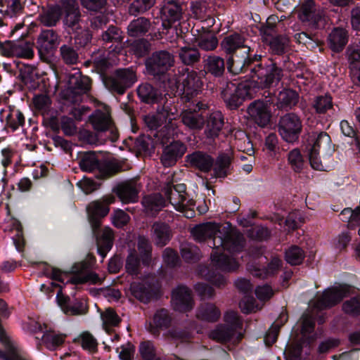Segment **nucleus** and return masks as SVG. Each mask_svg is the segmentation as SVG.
<instances>
[{
	"label": "nucleus",
	"instance_id": "1",
	"mask_svg": "<svg viewBox=\"0 0 360 360\" xmlns=\"http://www.w3.org/2000/svg\"><path fill=\"white\" fill-rule=\"evenodd\" d=\"M191 232L198 242L209 239L208 245L213 249L210 266L200 265L198 274L217 288L224 286L226 278L217 271L231 272L238 268L239 264L233 257L244 248L243 236L229 223L221 226L207 222L195 226Z\"/></svg>",
	"mask_w": 360,
	"mask_h": 360
},
{
	"label": "nucleus",
	"instance_id": "2",
	"mask_svg": "<svg viewBox=\"0 0 360 360\" xmlns=\"http://www.w3.org/2000/svg\"><path fill=\"white\" fill-rule=\"evenodd\" d=\"M250 71L252 73L251 81L237 86L230 82L222 91L223 99L229 108L236 109L244 100L252 98L257 89L267 88L278 84L283 76L282 70L271 62L266 67L258 65L250 68Z\"/></svg>",
	"mask_w": 360,
	"mask_h": 360
},
{
	"label": "nucleus",
	"instance_id": "3",
	"mask_svg": "<svg viewBox=\"0 0 360 360\" xmlns=\"http://www.w3.org/2000/svg\"><path fill=\"white\" fill-rule=\"evenodd\" d=\"M221 47L227 54H233L238 51L241 52V56L236 53L227 60L229 70L236 75L250 70V63L261 58V56H252L251 48L245 44V39L238 33L225 37L221 42Z\"/></svg>",
	"mask_w": 360,
	"mask_h": 360
},
{
	"label": "nucleus",
	"instance_id": "4",
	"mask_svg": "<svg viewBox=\"0 0 360 360\" xmlns=\"http://www.w3.org/2000/svg\"><path fill=\"white\" fill-rule=\"evenodd\" d=\"M224 321L225 324L217 326L210 333V338L221 343H238L243 334L241 328L242 321L238 313L233 311H227L224 315Z\"/></svg>",
	"mask_w": 360,
	"mask_h": 360
},
{
	"label": "nucleus",
	"instance_id": "5",
	"mask_svg": "<svg viewBox=\"0 0 360 360\" xmlns=\"http://www.w3.org/2000/svg\"><path fill=\"white\" fill-rule=\"evenodd\" d=\"M186 189L184 184L174 186L168 184L164 188V193L169 203L176 211L182 212L185 217L191 219L195 214L193 209L195 202L192 199H188Z\"/></svg>",
	"mask_w": 360,
	"mask_h": 360
},
{
	"label": "nucleus",
	"instance_id": "6",
	"mask_svg": "<svg viewBox=\"0 0 360 360\" xmlns=\"http://www.w3.org/2000/svg\"><path fill=\"white\" fill-rule=\"evenodd\" d=\"M72 274L70 276L66 281L67 283L69 282L73 284L84 283L86 282L96 283L100 280L98 275L91 271L90 264L86 262L75 264L72 268ZM51 277L53 280L65 283V278L68 277V275L63 274L58 269H53Z\"/></svg>",
	"mask_w": 360,
	"mask_h": 360
},
{
	"label": "nucleus",
	"instance_id": "7",
	"mask_svg": "<svg viewBox=\"0 0 360 360\" xmlns=\"http://www.w3.org/2000/svg\"><path fill=\"white\" fill-rule=\"evenodd\" d=\"M176 86L182 100L190 103L201 91L202 82L197 72L187 68L176 79Z\"/></svg>",
	"mask_w": 360,
	"mask_h": 360
},
{
	"label": "nucleus",
	"instance_id": "8",
	"mask_svg": "<svg viewBox=\"0 0 360 360\" xmlns=\"http://www.w3.org/2000/svg\"><path fill=\"white\" fill-rule=\"evenodd\" d=\"M349 292L345 285H338L326 289L321 295L318 292L316 298L311 300L309 306L314 309L322 310L340 302Z\"/></svg>",
	"mask_w": 360,
	"mask_h": 360
},
{
	"label": "nucleus",
	"instance_id": "9",
	"mask_svg": "<svg viewBox=\"0 0 360 360\" xmlns=\"http://www.w3.org/2000/svg\"><path fill=\"white\" fill-rule=\"evenodd\" d=\"M298 17L302 22L313 29L323 27L326 23L324 11L312 0H307L302 3Z\"/></svg>",
	"mask_w": 360,
	"mask_h": 360
},
{
	"label": "nucleus",
	"instance_id": "10",
	"mask_svg": "<svg viewBox=\"0 0 360 360\" xmlns=\"http://www.w3.org/2000/svg\"><path fill=\"white\" fill-rule=\"evenodd\" d=\"M174 64V57L167 51L154 52L146 61L148 72L153 76L165 74Z\"/></svg>",
	"mask_w": 360,
	"mask_h": 360
},
{
	"label": "nucleus",
	"instance_id": "11",
	"mask_svg": "<svg viewBox=\"0 0 360 360\" xmlns=\"http://www.w3.org/2000/svg\"><path fill=\"white\" fill-rule=\"evenodd\" d=\"M302 124L300 117L294 113H287L280 118L278 132L286 142L296 141L302 131Z\"/></svg>",
	"mask_w": 360,
	"mask_h": 360
},
{
	"label": "nucleus",
	"instance_id": "12",
	"mask_svg": "<svg viewBox=\"0 0 360 360\" xmlns=\"http://www.w3.org/2000/svg\"><path fill=\"white\" fill-rule=\"evenodd\" d=\"M135 72L131 68L119 69L105 80V85L113 91L124 94L127 89L136 82Z\"/></svg>",
	"mask_w": 360,
	"mask_h": 360
},
{
	"label": "nucleus",
	"instance_id": "13",
	"mask_svg": "<svg viewBox=\"0 0 360 360\" xmlns=\"http://www.w3.org/2000/svg\"><path fill=\"white\" fill-rule=\"evenodd\" d=\"M61 9L65 26L75 32L82 30L84 26L77 0H64L61 4Z\"/></svg>",
	"mask_w": 360,
	"mask_h": 360
},
{
	"label": "nucleus",
	"instance_id": "14",
	"mask_svg": "<svg viewBox=\"0 0 360 360\" xmlns=\"http://www.w3.org/2000/svg\"><path fill=\"white\" fill-rule=\"evenodd\" d=\"M195 102V101H192L186 106V109L181 115V121L191 129H200L204 126L205 118L200 112L196 111V109H206L207 105L200 101L196 103Z\"/></svg>",
	"mask_w": 360,
	"mask_h": 360
},
{
	"label": "nucleus",
	"instance_id": "15",
	"mask_svg": "<svg viewBox=\"0 0 360 360\" xmlns=\"http://www.w3.org/2000/svg\"><path fill=\"white\" fill-rule=\"evenodd\" d=\"M270 100H256L252 102L247 109L250 119L259 127H266L271 120Z\"/></svg>",
	"mask_w": 360,
	"mask_h": 360
},
{
	"label": "nucleus",
	"instance_id": "16",
	"mask_svg": "<svg viewBox=\"0 0 360 360\" xmlns=\"http://www.w3.org/2000/svg\"><path fill=\"white\" fill-rule=\"evenodd\" d=\"M162 25L165 28L179 22L182 18L183 11L181 5L174 0H164L160 10Z\"/></svg>",
	"mask_w": 360,
	"mask_h": 360
},
{
	"label": "nucleus",
	"instance_id": "17",
	"mask_svg": "<svg viewBox=\"0 0 360 360\" xmlns=\"http://www.w3.org/2000/svg\"><path fill=\"white\" fill-rule=\"evenodd\" d=\"M113 202V197H108L103 201H94L88 205V217L94 234H96V230L100 226L101 219L109 212L108 205Z\"/></svg>",
	"mask_w": 360,
	"mask_h": 360
},
{
	"label": "nucleus",
	"instance_id": "18",
	"mask_svg": "<svg viewBox=\"0 0 360 360\" xmlns=\"http://www.w3.org/2000/svg\"><path fill=\"white\" fill-rule=\"evenodd\" d=\"M91 122L95 130L99 131H109L110 132V139L115 141L118 137L117 132L113 127L110 118L109 110L105 107L103 110H97L90 117Z\"/></svg>",
	"mask_w": 360,
	"mask_h": 360
},
{
	"label": "nucleus",
	"instance_id": "19",
	"mask_svg": "<svg viewBox=\"0 0 360 360\" xmlns=\"http://www.w3.org/2000/svg\"><path fill=\"white\" fill-rule=\"evenodd\" d=\"M172 302L175 310L186 312L193 309L194 301L191 290L184 285H179L173 290Z\"/></svg>",
	"mask_w": 360,
	"mask_h": 360
},
{
	"label": "nucleus",
	"instance_id": "20",
	"mask_svg": "<svg viewBox=\"0 0 360 360\" xmlns=\"http://www.w3.org/2000/svg\"><path fill=\"white\" fill-rule=\"evenodd\" d=\"M60 37L53 30H43L37 40V48L41 56H46L56 49Z\"/></svg>",
	"mask_w": 360,
	"mask_h": 360
},
{
	"label": "nucleus",
	"instance_id": "21",
	"mask_svg": "<svg viewBox=\"0 0 360 360\" xmlns=\"http://www.w3.org/2000/svg\"><path fill=\"white\" fill-rule=\"evenodd\" d=\"M79 165L81 169L84 172H91L96 169L103 172L104 174L110 175L117 172L116 169H112V163L108 162L103 165L100 162L96 155L91 152H88L82 155L79 159Z\"/></svg>",
	"mask_w": 360,
	"mask_h": 360
},
{
	"label": "nucleus",
	"instance_id": "22",
	"mask_svg": "<svg viewBox=\"0 0 360 360\" xmlns=\"http://www.w3.org/2000/svg\"><path fill=\"white\" fill-rule=\"evenodd\" d=\"M188 165L202 172H208L214 165V159L211 155L202 151H195L186 156Z\"/></svg>",
	"mask_w": 360,
	"mask_h": 360
},
{
	"label": "nucleus",
	"instance_id": "23",
	"mask_svg": "<svg viewBox=\"0 0 360 360\" xmlns=\"http://www.w3.org/2000/svg\"><path fill=\"white\" fill-rule=\"evenodd\" d=\"M5 54L18 58H31L34 56L32 44L25 41H8L3 46Z\"/></svg>",
	"mask_w": 360,
	"mask_h": 360
},
{
	"label": "nucleus",
	"instance_id": "24",
	"mask_svg": "<svg viewBox=\"0 0 360 360\" xmlns=\"http://www.w3.org/2000/svg\"><path fill=\"white\" fill-rule=\"evenodd\" d=\"M186 151V146L179 141H174L166 146L161 157L165 167H170L181 158Z\"/></svg>",
	"mask_w": 360,
	"mask_h": 360
},
{
	"label": "nucleus",
	"instance_id": "25",
	"mask_svg": "<svg viewBox=\"0 0 360 360\" xmlns=\"http://www.w3.org/2000/svg\"><path fill=\"white\" fill-rule=\"evenodd\" d=\"M115 192L123 203L135 202L138 200V186L136 181L130 180L117 185Z\"/></svg>",
	"mask_w": 360,
	"mask_h": 360
},
{
	"label": "nucleus",
	"instance_id": "26",
	"mask_svg": "<svg viewBox=\"0 0 360 360\" xmlns=\"http://www.w3.org/2000/svg\"><path fill=\"white\" fill-rule=\"evenodd\" d=\"M174 119V115L169 113L165 109L158 111L154 115H148L144 117V122L147 127L153 130H156L161 126H168Z\"/></svg>",
	"mask_w": 360,
	"mask_h": 360
},
{
	"label": "nucleus",
	"instance_id": "27",
	"mask_svg": "<svg viewBox=\"0 0 360 360\" xmlns=\"http://www.w3.org/2000/svg\"><path fill=\"white\" fill-rule=\"evenodd\" d=\"M56 299L61 309L68 315H81L86 311V304L83 302L75 301L69 304V298L62 294L61 290L57 293Z\"/></svg>",
	"mask_w": 360,
	"mask_h": 360
},
{
	"label": "nucleus",
	"instance_id": "28",
	"mask_svg": "<svg viewBox=\"0 0 360 360\" xmlns=\"http://www.w3.org/2000/svg\"><path fill=\"white\" fill-rule=\"evenodd\" d=\"M348 32L341 27L334 28L328 37V44L330 49L336 53L343 50L348 42Z\"/></svg>",
	"mask_w": 360,
	"mask_h": 360
},
{
	"label": "nucleus",
	"instance_id": "29",
	"mask_svg": "<svg viewBox=\"0 0 360 360\" xmlns=\"http://www.w3.org/2000/svg\"><path fill=\"white\" fill-rule=\"evenodd\" d=\"M139 98L148 104L158 103L162 99V92L148 83H143L137 88Z\"/></svg>",
	"mask_w": 360,
	"mask_h": 360
},
{
	"label": "nucleus",
	"instance_id": "30",
	"mask_svg": "<svg viewBox=\"0 0 360 360\" xmlns=\"http://www.w3.org/2000/svg\"><path fill=\"white\" fill-rule=\"evenodd\" d=\"M91 86V79L77 72L69 77V88L73 94L80 96L87 93Z\"/></svg>",
	"mask_w": 360,
	"mask_h": 360
},
{
	"label": "nucleus",
	"instance_id": "31",
	"mask_svg": "<svg viewBox=\"0 0 360 360\" xmlns=\"http://www.w3.org/2000/svg\"><path fill=\"white\" fill-rule=\"evenodd\" d=\"M102 40L105 43H112L115 44L110 46L112 52L115 53H120L122 49V32L117 27L110 26L102 34Z\"/></svg>",
	"mask_w": 360,
	"mask_h": 360
},
{
	"label": "nucleus",
	"instance_id": "32",
	"mask_svg": "<svg viewBox=\"0 0 360 360\" xmlns=\"http://www.w3.org/2000/svg\"><path fill=\"white\" fill-rule=\"evenodd\" d=\"M281 265V259L273 257L266 268L261 269L255 265H250L248 269L253 276L264 279L277 273Z\"/></svg>",
	"mask_w": 360,
	"mask_h": 360
},
{
	"label": "nucleus",
	"instance_id": "33",
	"mask_svg": "<svg viewBox=\"0 0 360 360\" xmlns=\"http://www.w3.org/2000/svg\"><path fill=\"white\" fill-rule=\"evenodd\" d=\"M152 237L157 246L166 245L171 238L169 226L162 222H155L152 227Z\"/></svg>",
	"mask_w": 360,
	"mask_h": 360
},
{
	"label": "nucleus",
	"instance_id": "34",
	"mask_svg": "<svg viewBox=\"0 0 360 360\" xmlns=\"http://www.w3.org/2000/svg\"><path fill=\"white\" fill-rule=\"evenodd\" d=\"M130 291L137 300L148 302L153 296V288L146 281H135L131 283Z\"/></svg>",
	"mask_w": 360,
	"mask_h": 360
},
{
	"label": "nucleus",
	"instance_id": "35",
	"mask_svg": "<svg viewBox=\"0 0 360 360\" xmlns=\"http://www.w3.org/2000/svg\"><path fill=\"white\" fill-rule=\"evenodd\" d=\"M298 94L290 89H284L276 96V105L278 109H291L298 102Z\"/></svg>",
	"mask_w": 360,
	"mask_h": 360
},
{
	"label": "nucleus",
	"instance_id": "36",
	"mask_svg": "<svg viewBox=\"0 0 360 360\" xmlns=\"http://www.w3.org/2000/svg\"><path fill=\"white\" fill-rule=\"evenodd\" d=\"M221 316V311L217 307L212 303H202L198 308L196 316L198 319L207 322H215Z\"/></svg>",
	"mask_w": 360,
	"mask_h": 360
},
{
	"label": "nucleus",
	"instance_id": "37",
	"mask_svg": "<svg viewBox=\"0 0 360 360\" xmlns=\"http://www.w3.org/2000/svg\"><path fill=\"white\" fill-rule=\"evenodd\" d=\"M62 16L61 6L56 5L44 11L38 15L41 24L46 27L56 26Z\"/></svg>",
	"mask_w": 360,
	"mask_h": 360
},
{
	"label": "nucleus",
	"instance_id": "38",
	"mask_svg": "<svg viewBox=\"0 0 360 360\" xmlns=\"http://www.w3.org/2000/svg\"><path fill=\"white\" fill-rule=\"evenodd\" d=\"M114 233L109 227L105 228L101 234L97 236V249L98 254L104 258L113 245Z\"/></svg>",
	"mask_w": 360,
	"mask_h": 360
},
{
	"label": "nucleus",
	"instance_id": "39",
	"mask_svg": "<svg viewBox=\"0 0 360 360\" xmlns=\"http://www.w3.org/2000/svg\"><path fill=\"white\" fill-rule=\"evenodd\" d=\"M144 211L153 215L165 206V200L159 193L145 196L142 200Z\"/></svg>",
	"mask_w": 360,
	"mask_h": 360
},
{
	"label": "nucleus",
	"instance_id": "40",
	"mask_svg": "<svg viewBox=\"0 0 360 360\" xmlns=\"http://www.w3.org/2000/svg\"><path fill=\"white\" fill-rule=\"evenodd\" d=\"M204 68L206 72L214 77H220L225 70L224 60L218 56H209L204 61Z\"/></svg>",
	"mask_w": 360,
	"mask_h": 360
},
{
	"label": "nucleus",
	"instance_id": "41",
	"mask_svg": "<svg viewBox=\"0 0 360 360\" xmlns=\"http://www.w3.org/2000/svg\"><path fill=\"white\" fill-rule=\"evenodd\" d=\"M311 144H309L308 149L314 148L315 150L319 151L321 148L326 150L327 153L331 155L333 149L331 146V140L329 135L326 132H320L318 134H313L311 136Z\"/></svg>",
	"mask_w": 360,
	"mask_h": 360
},
{
	"label": "nucleus",
	"instance_id": "42",
	"mask_svg": "<svg viewBox=\"0 0 360 360\" xmlns=\"http://www.w3.org/2000/svg\"><path fill=\"white\" fill-rule=\"evenodd\" d=\"M224 126V117L221 112L215 111L210 114L207 124L206 133L210 138H215Z\"/></svg>",
	"mask_w": 360,
	"mask_h": 360
},
{
	"label": "nucleus",
	"instance_id": "43",
	"mask_svg": "<svg viewBox=\"0 0 360 360\" xmlns=\"http://www.w3.org/2000/svg\"><path fill=\"white\" fill-rule=\"evenodd\" d=\"M232 160V152L229 149L220 154L214 164V172L217 177H224L227 175Z\"/></svg>",
	"mask_w": 360,
	"mask_h": 360
},
{
	"label": "nucleus",
	"instance_id": "44",
	"mask_svg": "<svg viewBox=\"0 0 360 360\" xmlns=\"http://www.w3.org/2000/svg\"><path fill=\"white\" fill-rule=\"evenodd\" d=\"M1 116H5L6 126L13 131L18 129L25 123V117L22 113L16 108H10L8 111H2Z\"/></svg>",
	"mask_w": 360,
	"mask_h": 360
},
{
	"label": "nucleus",
	"instance_id": "45",
	"mask_svg": "<svg viewBox=\"0 0 360 360\" xmlns=\"http://www.w3.org/2000/svg\"><path fill=\"white\" fill-rule=\"evenodd\" d=\"M150 27V21L143 17L131 21L128 25V34L131 37H139L145 34Z\"/></svg>",
	"mask_w": 360,
	"mask_h": 360
},
{
	"label": "nucleus",
	"instance_id": "46",
	"mask_svg": "<svg viewBox=\"0 0 360 360\" xmlns=\"http://www.w3.org/2000/svg\"><path fill=\"white\" fill-rule=\"evenodd\" d=\"M288 165L290 169L296 173H300L305 165L303 155L298 148L291 150L287 155Z\"/></svg>",
	"mask_w": 360,
	"mask_h": 360
},
{
	"label": "nucleus",
	"instance_id": "47",
	"mask_svg": "<svg viewBox=\"0 0 360 360\" xmlns=\"http://www.w3.org/2000/svg\"><path fill=\"white\" fill-rule=\"evenodd\" d=\"M179 57L184 65H191L200 60V54L196 48L184 46L180 48Z\"/></svg>",
	"mask_w": 360,
	"mask_h": 360
},
{
	"label": "nucleus",
	"instance_id": "48",
	"mask_svg": "<svg viewBox=\"0 0 360 360\" xmlns=\"http://www.w3.org/2000/svg\"><path fill=\"white\" fill-rule=\"evenodd\" d=\"M66 335L64 334L56 333L53 331L46 332L41 337L42 342L47 349L55 350L59 346L63 345Z\"/></svg>",
	"mask_w": 360,
	"mask_h": 360
},
{
	"label": "nucleus",
	"instance_id": "49",
	"mask_svg": "<svg viewBox=\"0 0 360 360\" xmlns=\"http://www.w3.org/2000/svg\"><path fill=\"white\" fill-rule=\"evenodd\" d=\"M25 3V0H0V7L1 11L13 17L21 13Z\"/></svg>",
	"mask_w": 360,
	"mask_h": 360
},
{
	"label": "nucleus",
	"instance_id": "50",
	"mask_svg": "<svg viewBox=\"0 0 360 360\" xmlns=\"http://www.w3.org/2000/svg\"><path fill=\"white\" fill-rule=\"evenodd\" d=\"M2 343L6 347V351L0 350V360H27L9 338L7 339L6 342Z\"/></svg>",
	"mask_w": 360,
	"mask_h": 360
},
{
	"label": "nucleus",
	"instance_id": "51",
	"mask_svg": "<svg viewBox=\"0 0 360 360\" xmlns=\"http://www.w3.org/2000/svg\"><path fill=\"white\" fill-rule=\"evenodd\" d=\"M137 248L144 265H149L151 262L152 246L148 239L139 236L138 238Z\"/></svg>",
	"mask_w": 360,
	"mask_h": 360
},
{
	"label": "nucleus",
	"instance_id": "52",
	"mask_svg": "<svg viewBox=\"0 0 360 360\" xmlns=\"http://www.w3.org/2000/svg\"><path fill=\"white\" fill-rule=\"evenodd\" d=\"M181 254L184 260L187 263L196 262L201 257L200 249L192 244L181 245Z\"/></svg>",
	"mask_w": 360,
	"mask_h": 360
},
{
	"label": "nucleus",
	"instance_id": "53",
	"mask_svg": "<svg viewBox=\"0 0 360 360\" xmlns=\"http://www.w3.org/2000/svg\"><path fill=\"white\" fill-rule=\"evenodd\" d=\"M286 321L287 316L285 314H281L279 319L272 324L264 337L266 345L269 346L276 341L280 328Z\"/></svg>",
	"mask_w": 360,
	"mask_h": 360
},
{
	"label": "nucleus",
	"instance_id": "54",
	"mask_svg": "<svg viewBox=\"0 0 360 360\" xmlns=\"http://www.w3.org/2000/svg\"><path fill=\"white\" fill-rule=\"evenodd\" d=\"M271 51L277 55L285 53L289 45V40L285 36H276L268 43Z\"/></svg>",
	"mask_w": 360,
	"mask_h": 360
},
{
	"label": "nucleus",
	"instance_id": "55",
	"mask_svg": "<svg viewBox=\"0 0 360 360\" xmlns=\"http://www.w3.org/2000/svg\"><path fill=\"white\" fill-rule=\"evenodd\" d=\"M105 330L109 333L108 328L117 326L120 322V318L112 308L106 309L101 314Z\"/></svg>",
	"mask_w": 360,
	"mask_h": 360
},
{
	"label": "nucleus",
	"instance_id": "56",
	"mask_svg": "<svg viewBox=\"0 0 360 360\" xmlns=\"http://www.w3.org/2000/svg\"><path fill=\"white\" fill-rule=\"evenodd\" d=\"M304 258V251L298 246H291L285 251V260L291 265H298Z\"/></svg>",
	"mask_w": 360,
	"mask_h": 360
},
{
	"label": "nucleus",
	"instance_id": "57",
	"mask_svg": "<svg viewBox=\"0 0 360 360\" xmlns=\"http://www.w3.org/2000/svg\"><path fill=\"white\" fill-rule=\"evenodd\" d=\"M60 54L62 60L68 65L76 64L78 61L79 56L75 49L70 46L64 44L60 48Z\"/></svg>",
	"mask_w": 360,
	"mask_h": 360
},
{
	"label": "nucleus",
	"instance_id": "58",
	"mask_svg": "<svg viewBox=\"0 0 360 360\" xmlns=\"http://www.w3.org/2000/svg\"><path fill=\"white\" fill-rule=\"evenodd\" d=\"M155 0H135L129 6V11L131 15L142 13L153 6Z\"/></svg>",
	"mask_w": 360,
	"mask_h": 360
},
{
	"label": "nucleus",
	"instance_id": "59",
	"mask_svg": "<svg viewBox=\"0 0 360 360\" xmlns=\"http://www.w3.org/2000/svg\"><path fill=\"white\" fill-rule=\"evenodd\" d=\"M140 261L134 250H131L127 259L125 268L127 272L131 275H138L139 272Z\"/></svg>",
	"mask_w": 360,
	"mask_h": 360
},
{
	"label": "nucleus",
	"instance_id": "60",
	"mask_svg": "<svg viewBox=\"0 0 360 360\" xmlns=\"http://www.w3.org/2000/svg\"><path fill=\"white\" fill-rule=\"evenodd\" d=\"M333 106L332 98L330 95L317 96L314 102L313 107L318 113H324Z\"/></svg>",
	"mask_w": 360,
	"mask_h": 360
},
{
	"label": "nucleus",
	"instance_id": "61",
	"mask_svg": "<svg viewBox=\"0 0 360 360\" xmlns=\"http://www.w3.org/2000/svg\"><path fill=\"white\" fill-rule=\"evenodd\" d=\"M78 342L82 348L89 352H94L97 348V341L91 334L84 332L78 338Z\"/></svg>",
	"mask_w": 360,
	"mask_h": 360
},
{
	"label": "nucleus",
	"instance_id": "62",
	"mask_svg": "<svg viewBox=\"0 0 360 360\" xmlns=\"http://www.w3.org/2000/svg\"><path fill=\"white\" fill-rule=\"evenodd\" d=\"M198 45L202 50L206 51H213L218 46V39L214 35H205L198 39Z\"/></svg>",
	"mask_w": 360,
	"mask_h": 360
},
{
	"label": "nucleus",
	"instance_id": "63",
	"mask_svg": "<svg viewBox=\"0 0 360 360\" xmlns=\"http://www.w3.org/2000/svg\"><path fill=\"white\" fill-rule=\"evenodd\" d=\"M303 221L304 218L302 213L299 211H294L288 215L285 220V224L288 229L294 230L297 229Z\"/></svg>",
	"mask_w": 360,
	"mask_h": 360
},
{
	"label": "nucleus",
	"instance_id": "64",
	"mask_svg": "<svg viewBox=\"0 0 360 360\" xmlns=\"http://www.w3.org/2000/svg\"><path fill=\"white\" fill-rule=\"evenodd\" d=\"M342 309L346 314L353 316L360 314V300L353 297L345 302L342 305Z\"/></svg>",
	"mask_w": 360,
	"mask_h": 360
}]
</instances>
